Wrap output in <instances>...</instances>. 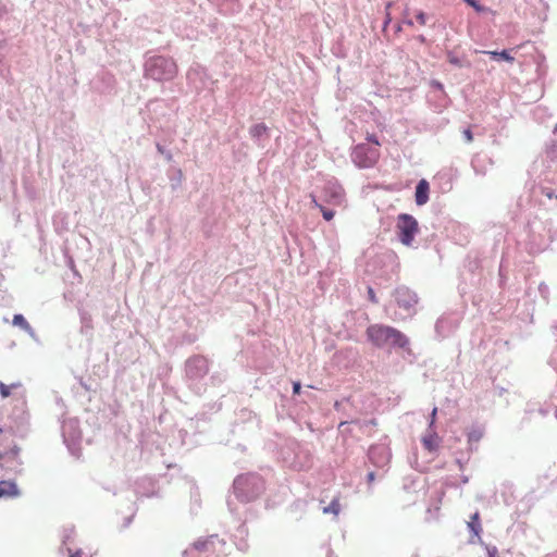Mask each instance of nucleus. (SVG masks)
I'll use <instances>...</instances> for the list:
<instances>
[{
  "label": "nucleus",
  "mask_w": 557,
  "mask_h": 557,
  "mask_svg": "<svg viewBox=\"0 0 557 557\" xmlns=\"http://www.w3.org/2000/svg\"><path fill=\"white\" fill-rule=\"evenodd\" d=\"M367 336L369 341L376 347L386 345L405 348L409 341L397 329L387 325L373 324L367 329Z\"/></svg>",
  "instance_id": "f257e3e1"
},
{
  "label": "nucleus",
  "mask_w": 557,
  "mask_h": 557,
  "mask_svg": "<svg viewBox=\"0 0 557 557\" xmlns=\"http://www.w3.org/2000/svg\"><path fill=\"white\" fill-rule=\"evenodd\" d=\"M175 62L163 55L149 57L145 62V76L153 81H170L176 74Z\"/></svg>",
  "instance_id": "f03ea898"
},
{
  "label": "nucleus",
  "mask_w": 557,
  "mask_h": 557,
  "mask_svg": "<svg viewBox=\"0 0 557 557\" xmlns=\"http://www.w3.org/2000/svg\"><path fill=\"white\" fill-rule=\"evenodd\" d=\"M380 141H366L358 144L351 153L352 161L359 168H371L379 160Z\"/></svg>",
  "instance_id": "7ed1b4c3"
},
{
  "label": "nucleus",
  "mask_w": 557,
  "mask_h": 557,
  "mask_svg": "<svg viewBox=\"0 0 557 557\" xmlns=\"http://www.w3.org/2000/svg\"><path fill=\"white\" fill-rule=\"evenodd\" d=\"M396 227L400 242L406 246H410L419 231L417 220L410 214H399Z\"/></svg>",
  "instance_id": "20e7f679"
},
{
  "label": "nucleus",
  "mask_w": 557,
  "mask_h": 557,
  "mask_svg": "<svg viewBox=\"0 0 557 557\" xmlns=\"http://www.w3.org/2000/svg\"><path fill=\"white\" fill-rule=\"evenodd\" d=\"M187 79L194 86L195 89L198 90L205 88L207 86L206 70L200 65L190 67V70L187 73Z\"/></svg>",
  "instance_id": "39448f33"
},
{
  "label": "nucleus",
  "mask_w": 557,
  "mask_h": 557,
  "mask_svg": "<svg viewBox=\"0 0 557 557\" xmlns=\"http://www.w3.org/2000/svg\"><path fill=\"white\" fill-rule=\"evenodd\" d=\"M20 448L15 445L5 453L0 454V467L14 470L21 462L18 460Z\"/></svg>",
  "instance_id": "423d86ee"
},
{
  "label": "nucleus",
  "mask_w": 557,
  "mask_h": 557,
  "mask_svg": "<svg viewBox=\"0 0 557 557\" xmlns=\"http://www.w3.org/2000/svg\"><path fill=\"white\" fill-rule=\"evenodd\" d=\"M467 525L471 532V536L469 541L471 543H474L476 541L481 540V532H482V525L480 521V513L476 511L471 517L470 520L467 522Z\"/></svg>",
  "instance_id": "0eeeda50"
},
{
  "label": "nucleus",
  "mask_w": 557,
  "mask_h": 557,
  "mask_svg": "<svg viewBox=\"0 0 557 557\" xmlns=\"http://www.w3.org/2000/svg\"><path fill=\"white\" fill-rule=\"evenodd\" d=\"M440 437L433 429H430L429 432L422 437V444L426 450L430 453H434L438 449L440 446Z\"/></svg>",
  "instance_id": "6e6552de"
},
{
  "label": "nucleus",
  "mask_w": 557,
  "mask_h": 557,
  "mask_svg": "<svg viewBox=\"0 0 557 557\" xmlns=\"http://www.w3.org/2000/svg\"><path fill=\"white\" fill-rule=\"evenodd\" d=\"M429 183L425 180H421L416 187V202L418 206H422L429 200Z\"/></svg>",
  "instance_id": "1a4fd4ad"
},
{
  "label": "nucleus",
  "mask_w": 557,
  "mask_h": 557,
  "mask_svg": "<svg viewBox=\"0 0 557 557\" xmlns=\"http://www.w3.org/2000/svg\"><path fill=\"white\" fill-rule=\"evenodd\" d=\"M18 495L17 487L14 482L1 481L0 482V498L1 497H14Z\"/></svg>",
  "instance_id": "9d476101"
},
{
  "label": "nucleus",
  "mask_w": 557,
  "mask_h": 557,
  "mask_svg": "<svg viewBox=\"0 0 557 557\" xmlns=\"http://www.w3.org/2000/svg\"><path fill=\"white\" fill-rule=\"evenodd\" d=\"M447 61L457 67H471V62L465 58L457 57L453 51H447Z\"/></svg>",
  "instance_id": "9b49d317"
},
{
  "label": "nucleus",
  "mask_w": 557,
  "mask_h": 557,
  "mask_svg": "<svg viewBox=\"0 0 557 557\" xmlns=\"http://www.w3.org/2000/svg\"><path fill=\"white\" fill-rule=\"evenodd\" d=\"M249 134L253 138H260L262 136L271 137V134L268 133V127L263 124H255L250 127Z\"/></svg>",
  "instance_id": "f8f14e48"
},
{
  "label": "nucleus",
  "mask_w": 557,
  "mask_h": 557,
  "mask_svg": "<svg viewBox=\"0 0 557 557\" xmlns=\"http://www.w3.org/2000/svg\"><path fill=\"white\" fill-rule=\"evenodd\" d=\"M430 85L434 89L441 91L440 100H441L442 104L438 107V110L441 111L442 108L446 107L447 103H448V97H447L446 92L444 91V86H443V84L441 82H438L436 79H432Z\"/></svg>",
  "instance_id": "ddd939ff"
},
{
  "label": "nucleus",
  "mask_w": 557,
  "mask_h": 557,
  "mask_svg": "<svg viewBox=\"0 0 557 557\" xmlns=\"http://www.w3.org/2000/svg\"><path fill=\"white\" fill-rule=\"evenodd\" d=\"M483 53L491 55L492 59L497 60V61H499V60H504V61H507V62H513L515 61V58L507 50H503V51H483Z\"/></svg>",
  "instance_id": "4468645a"
},
{
  "label": "nucleus",
  "mask_w": 557,
  "mask_h": 557,
  "mask_svg": "<svg viewBox=\"0 0 557 557\" xmlns=\"http://www.w3.org/2000/svg\"><path fill=\"white\" fill-rule=\"evenodd\" d=\"M311 201H312V205H313L315 208H319V209H320V211H321V213H322L323 218H324L326 221H331V220L334 218L335 212H334V211H332V210H329V209L324 208L323 206H321V205L317 201V199H315V197H314L313 195H311Z\"/></svg>",
  "instance_id": "2eb2a0df"
},
{
  "label": "nucleus",
  "mask_w": 557,
  "mask_h": 557,
  "mask_svg": "<svg viewBox=\"0 0 557 557\" xmlns=\"http://www.w3.org/2000/svg\"><path fill=\"white\" fill-rule=\"evenodd\" d=\"M18 387H21L20 383H13L11 385H7V384L0 382V395L2 398H7L11 395L12 389H16Z\"/></svg>",
  "instance_id": "dca6fc26"
},
{
  "label": "nucleus",
  "mask_w": 557,
  "mask_h": 557,
  "mask_svg": "<svg viewBox=\"0 0 557 557\" xmlns=\"http://www.w3.org/2000/svg\"><path fill=\"white\" fill-rule=\"evenodd\" d=\"M339 510H341V504H339L338 498H334L327 507L323 508L324 513L332 512L334 515H338Z\"/></svg>",
  "instance_id": "f3484780"
},
{
  "label": "nucleus",
  "mask_w": 557,
  "mask_h": 557,
  "mask_svg": "<svg viewBox=\"0 0 557 557\" xmlns=\"http://www.w3.org/2000/svg\"><path fill=\"white\" fill-rule=\"evenodd\" d=\"M397 295H398L397 301H398L399 306H404L405 308H408L410 306V301L403 300L400 298L401 296H408L410 298V300L416 302V299H413V297H410L409 290H407V289H399V290H397Z\"/></svg>",
  "instance_id": "a211bd4d"
},
{
  "label": "nucleus",
  "mask_w": 557,
  "mask_h": 557,
  "mask_svg": "<svg viewBox=\"0 0 557 557\" xmlns=\"http://www.w3.org/2000/svg\"><path fill=\"white\" fill-rule=\"evenodd\" d=\"M467 4L472 7L478 13H485L490 11L488 8L481 5L476 0H463Z\"/></svg>",
  "instance_id": "6ab92c4d"
},
{
  "label": "nucleus",
  "mask_w": 557,
  "mask_h": 557,
  "mask_svg": "<svg viewBox=\"0 0 557 557\" xmlns=\"http://www.w3.org/2000/svg\"><path fill=\"white\" fill-rule=\"evenodd\" d=\"M13 324L14 325H18V326H21L24 330H28L29 329L28 322L25 320V318L22 314H15L13 317Z\"/></svg>",
  "instance_id": "aec40b11"
},
{
  "label": "nucleus",
  "mask_w": 557,
  "mask_h": 557,
  "mask_svg": "<svg viewBox=\"0 0 557 557\" xmlns=\"http://www.w3.org/2000/svg\"><path fill=\"white\" fill-rule=\"evenodd\" d=\"M368 297L372 304H377L376 295L371 286L368 287Z\"/></svg>",
  "instance_id": "412c9836"
},
{
  "label": "nucleus",
  "mask_w": 557,
  "mask_h": 557,
  "mask_svg": "<svg viewBox=\"0 0 557 557\" xmlns=\"http://www.w3.org/2000/svg\"><path fill=\"white\" fill-rule=\"evenodd\" d=\"M416 17H417V21H418L420 24H422V25H424V24H425V22H426V15H425L423 12H419V13L417 14V16H416Z\"/></svg>",
  "instance_id": "4be33fe9"
},
{
  "label": "nucleus",
  "mask_w": 557,
  "mask_h": 557,
  "mask_svg": "<svg viewBox=\"0 0 557 557\" xmlns=\"http://www.w3.org/2000/svg\"><path fill=\"white\" fill-rule=\"evenodd\" d=\"M300 391H301L300 382H294V384H293V393L295 395H298V394H300Z\"/></svg>",
  "instance_id": "5701e85b"
},
{
  "label": "nucleus",
  "mask_w": 557,
  "mask_h": 557,
  "mask_svg": "<svg viewBox=\"0 0 557 557\" xmlns=\"http://www.w3.org/2000/svg\"><path fill=\"white\" fill-rule=\"evenodd\" d=\"M333 198H334V203L339 205L342 202V198H343L342 191L334 193Z\"/></svg>",
  "instance_id": "b1692460"
},
{
  "label": "nucleus",
  "mask_w": 557,
  "mask_h": 557,
  "mask_svg": "<svg viewBox=\"0 0 557 557\" xmlns=\"http://www.w3.org/2000/svg\"><path fill=\"white\" fill-rule=\"evenodd\" d=\"M436 413H437V408L435 407V408L432 410V413H431L430 429H432V426H433V424H434Z\"/></svg>",
  "instance_id": "393cba45"
},
{
  "label": "nucleus",
  "mask_w": 557,
  "mask_h": 557,
  "mask_svg": "<svg viewBox=\"0 0 557 557\" xmlns=\"http://www.w3.org/2000/svg\"><path fill=\"white\" fill-rule=\"evenodd\" d=\"M463 135H465L466 139H472V137H473L472 132H471L470 128H466L463 131Z\"/></svg>",
  "instance_id": "a878e982"
},
{
  "label": "nucleus",
  "mask_w": 557,
  "mask_h": 557,
  "mask_svg": "<svg viewBox=\"0 0 557 557\" xmlns=\"http://www.w3.org/2000/svg\"><path fill=\"white\" fill-rule=\"evenodd\" d=\"M418 39H419L421 42H424V41H425V38H424V36H423V35H420V36L418 37Z\"/></svg>",
  "instance_id": "bb28decb"
},
{
  "label": "nucleus",
  "mask_w": 557,
  "mask_h": 557,
  "mask_svg": "<svg viewBox=\"0 0 557 557\" xmlns=\"http://www.w3.org/2000/svg\"><path fill=\"white\" fill-rule=\"evenodd\" d=\"M368 478L370 481H372V480H374V474L371 472V473H369Z\"/></svg>",
  "instance_id": "cd10ccee"
},
{
  "label": "nucleus",
  "mask_w": 557,
  "mask_h": 557,
  "mask_svg": "<svg viewBox=\"0 0 557 557\" xmlns=\"http://www.w3.org/2000/svg\"><path fill=\"white\" fill-rule=\"evenodd\" d=\"M367 140H370V139H375L373 136H367L366 138Z\"/></svg>",
  "instance_id": "c85d7f7f"
},
{
  "label": "nucleus",
  "mask_w": 557,
  "mask_h": 557,
  "mask_svg": "<svg viewBox=\"0 0 557 557\" xmlns=\"http://www.w3.org/2000/svg\"><path fill=\"white\" fill-rule=\"evenodd\" d=\"M406 23H407L408 25H412V24H413V23H412V21H407Z\"/></svg>",
  "instance_id": "c756f323"
},
{
  "label": "nucleus",
  "mask_w": 557,
  "mask_h": 557,
  "mask_svg": "<svg viewBox=\"0 0 557 557\" xmlns=\"http://www.w3.org/2000/svg\"><path fill=\"white\" fill-rule=\"evenodd\" d=\"M2 432V430L0 429V433Z\"/></svg>",
  "instance_id": "7c9ffc66"
},
{
  "label": "nucleus",
  "mask_w": 557,
  "mask_h": 557,
  "mask_svg": "<svg viewBox=\"0 0 557 557\" xmlns=\"http://www.w3.org/2000/svg\"><path fill=\"white\" fill-rule=\"evenodd\" d=\"M72 557H76V556L73 555Z\"/></svg>",
  "instance_id": "2f4dec72"
}]
</instances>
